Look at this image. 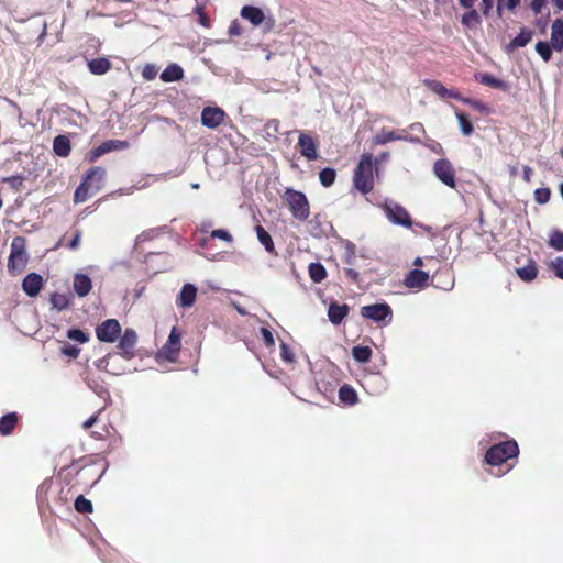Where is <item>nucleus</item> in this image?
Wrapping results in <instances>:
<instances>
[{"label": "nucleus", "instance_id": "nucleus-23", "mask_svg": "<svg viewBox=\"0 0 563 563\" xmlns=\"http://www.w3.org/2000/svg\"><path fill=\"white\" fill-rule=\"evenodd\" d=\"M349 313V306L346 303L339 305L338 302H331L328 309L329 320L333 324H340Z\"/></svg>", "mask_w": 563, "mask_h": 563}, {"label": "nucleus", "instance_id": "nucleus-3", "mask_svg": "<svg viewBox=\"0 0 563 563\" xmlns=\"http://www.w3.org/2000/svg\"><path fill=\"white\" fill-rule=\"evenodd\" d=\"M519 453L518 444L515 440H507L490 446L485 454V462L492 466H498L506 463L509 459L516 457Z\"/></svg>", "mask_w": 563, "mask_h": 563}, {"label": "nucleus", "instance_id": "nucleus-6", "mask_svg": "<svg viewBox=\"0 0 563 563\" xmlns=\"http://www.w3.org/2000/svg\"><path fill=\"white\" fill-rule=\"evenodd\" d=\"M361 316L374 322L389 323L393 319V310L386 302L374 303L362 307Z\"/></svg>", "mask_w": 563, "mask_h": 563}, {"label": "nucleus", "instance_id": "nucleus-50", "mask_svg": "<svg viewBox=\"0 0 563 563\" xmlns=\"http://www.w3.org/2000/svg\"><path fill=\"white\" fill-rule=\"evenodd\" d=\"M345 278L351 283L358 285L361 283L360 273L355 271L353 267L344 268Z\"/></svg>", "mask_w": 563, "mask_h": 563}, {"label": "nucleus", "instance_id": "nucleus-22", "mask_svg": "<svg viewBox=\"0 0 563 563\" xmlns=\"http://www.w3.org/2000/svg\"><path fill=\"white\" fill-rule=\"evenodd\" d=\"M73 286L78 297H85L90 292L92 288V283L88 275L76 274L74 277Z\"/></svg>", "mask_w": 563, "mask_h": 563}, {"label": "nucleus", "instance_id": "nucleus-58", "mask_svg": "<svg viewBox=\"0 0 563 563\" xmlns=\"http://www.w3.org/2000/svg\"><path fill=\"white\" fill-rule=\"evenodd\" d=\"M446 98H452L454 100L463 102L465 100V97H463L457 90L455 89H449L446 93Z\"/></svg>", "mask_w": 563, "mask_h": 563}, {"label": "nucleus", "instance_id": "nucleus-36", "mask_svg": "<svg viewBox=\"0 0 563 563\" xmlns=\"http://www.w3.org/2000/svg\"><path fill=\"white\" fill-rule=\"evenodd\" d=\"M481 23L479 14L476 10L472 9L462 15V24L467 27H474Z\"/></svg>", "mask_w": 563, "mask_h": 563}, {"label": "nucleus", "instance_id": "nucleus-27", "mask_svg": "<svg viewBox=\"0 0 563 563\" xmlns=\"http://www.w3.org/2000/svg\"><path fill=\"white\" fill-rule=\"evenodd\" d=\"M111 68V63L106 57L93 58L88 62V69L93 75H104Z\"/></svg>", "mask_w": 563, "mask_h": 563}, {"label": "nucleus", "instance_id": "nucleus-9", "mask_svg": "<svg viewBox=\"0 0 563 563\" xmlns=\"http://www.w3.org/2000/svg\"><path fill=\"white\" fill-rule=\"evenodd\" d=\"M121 334V325L117 319H107L96 328V335L99 341L113 343Z\"/></svg>", "mask_w": 563, "mask_h": 563}, {"label": "nucleus", "instance_id": "nucleus-61", "mask_svg": "<svg viewBox=\"0 0 563 563\" xmlns=\"http://www.w3.org/2000/svg\"><path fill=\"white\" fill-rule=\"evenodd\" d=\"M482 2H483V8H482L483 13L485 15H487L489 10L493 8L494 0H482Z\"/></svg>", "mask_w": 563, "mask_h": 563}, {"label": "nucleus", "instance_id": "nucleus-59", "mask_svg": "<svg viewBox=\"0 0 563 563\" xmlns=\"http://www.w3.org/2000/svg\"><path fill=\"white\" fill-rule=\"evenodd\" d=\"M98 420V413L96 415H92L90 418H88L84 423H82V428L85 430H88L90 429Z\"/></svg>", "mask_w": 563, "mask_h": 563}, {"label": "nucleus", "instance_id": "nucleus-21", "mask_svg": "<svg viewBox=\"0 0 563 563\" xmlns=\"http://www.w3.org/2000/svg\"><path fill=\"white\" fill-rule=\"evenodd\" d=\"M19 415L16 412H9L0 418V434L8 437L13 433L19 423Z\"/></svg>", "mask_w": 563, "mask_h": 563}, {"label": "nucleus", "instance_id": "nucleus-43", "mask_svg": "<svg viewBox=\"0 0 563 563\" xmlns=\"http://www.w3.org/2000/svg\"><path fill=\"white\" fill-rule=\"evenodd\" d=\"M93 168H99L102 172L100 177L98 175H93L90 181V187L92 188V192H98L103 187V181L106 177V169L101 166H95Z\"/></svg>", "mask_w": 563, "mask_h": 563}, {"label": "nucleus", "instance_id": "nucleus-28", "mask_svg": "<svg viewBox=\"0 0 563 563\" xmlns=\"http://www.w3.org/2000/svg\"><path fill=\"white\" fill-rule=\"evenodd\" d=\"M516 272L520 279L527 283L534 280L538 276V267L533 260H529L523 267L517 268Z\"/></svg>", "mask_w": 563, "mask_h": 563}, {"label": "nucleus", "instance_id": "nucleus-19", "mask_svg": "<svg viewBox=\"0 0 563 563\" xmlns=\"http://www.w3.org/2000/svg\"><path fill=\"white\" fill-rule=\"evenodd\" d=\"M241 16L254 26H258L265 21L264 12L260 8L253 5H244L241 9Z\"/></svg>", "mask_w": 563, "mask_h": 563}, {"label": "nucleus", "instance_id": "nucleus-10", "mask_svg": "<svg viewBox=\"0 0 563 563\" xmlns=\"http://www.w3.org/2000/svg\"><path fill=\"white\" fill-rule=\"evenodd\" d=\"M385 212L389 221L405 228L412 227V219L409 212L398 203L385 205Z\"/></svg>", "mask_w": 563, "mask_h": 563}, {"label": "nucleus", "instance_id": "nucleus-34", "mask_svg": "<svg viewBox=\"0 0 563 563\" xmlns=\"http://www.w3.org/2000/svg\"><path fill=\"white\" fill-rule=\"evenodd\" d=\"M336 179V172L334 168L327 167L320 170L319 180L323 187H331Z\"/></svg>", "mask_w": 563, "mask_h": 563}, {"label": "nucleus", "instance_id": "nucleus-18", "mask_svg": "<svg viewBox=\"0 0 563 563\" xmlns=\"http://www.w3.org/2000/svg\"><path fill=\"white\" fill-rule=\"evenodd\" d=\"M534 35V31L522 27L520 33L509 42V44L506 46V52L511 53L516 48L525 47L527 44H529Z\"/></svg>", "mask_w": 563, "mask_h": 563}, {"label": "nucleus", "instance_id": "nucleus-1", "mask_svg": "<svg viewBox=\"0 0 563 563\" xmlns=\"http://www.w3.org/2000/svg\"><path fill=\"white\" fill-rule=\"evenodd\" d=\"M354 187L363 195L374 188V164L372 154H363L353 176Z\"/></svg>", "mask_w": 563, "mask_h": 563}, {"label": "nucleus", "instance_id": "nucleus-60", "mask_svg": "<svg viewBox=\"0 0 563 563\" xmlns=\"http://www.w3.org/2000/svg\"><path fill=\"white\" fill-rule=\"evenodd\" d=\"M532 168L529 167V166H523V173H522V179L526 181V183H530L531 181V176H532Z\"/></svg>", "mask_w": 563, "mask_h": 563}, {"label": "nucleus", "instance_id": "nucleus-53", "mask_svg": "<svg viewBox=\"0 0 563 563\" xmlns=\"http://www.w3.org/2000/svg\"><path fill=\"white\" fill-rule=\"evenodd\" d=\"M157 75V69L154 65L152 64H147L144 66L143 70H142V76L146 79V80H153Z\"/></svg>", "mask_w": 563, "mask_h": 563}, {"label": "nucleus", "instance_id": "nucleus-56", "mask_svg": "<svg viewBox=\"0 0 563 563\" xmlns=\"http://www.w3.org/2000/svg\"><path fill=\"white\" fill-rule=\"evenodd\" d=\"M80 239H81V232L79 230H77L73 236V239L69 241V243L67 244V246L71 250H75L78 247L79 243H80Z\"/></svg>", "mask_w": 563, "mask_h": 563}, {"label": "nucleus", "instance_id": "nucleus-26", "mask_svg": "<svg viewBox=\"0 0 563 563\" xmlns=\"http://www.w3.org/2000/svg\"><path fill=\"white\" fill-rule=\"evenodd\" d=\"M53 150L59 157H67L71 152V144L67 136L57 135L53 141Z\"/></svg>", "mask_w": 563, "mask_h": 563}, {"label": "nucleus", "instance_id": "nucleus-54", "mask_svg": "<svg viewBox=\"0 0 563 563\" xmlns=\"http://www.w3.org/2000/svg\"><path fill=\"white\" fill-rule=\"evenodd\" d=\"M228 33L230 36H240L242 34V27L238 20L231 22Z\"/></svg>", "mask_w": 563, "mask_h": 563}, {"label": "nucleus", "instance_id": "nucleus-63", "mask_svg": "<svg viewBox=\"0 0 563 563\" xmlns=\"http://www.w3.org/2000/svg\"><path fill=\"white\" fill-rule=\"evenodd\" d=\"M475 0H460V4L466 9L473 8Z\"/></svg>", "mask_w": 563, "mask_h": 563}, {"label": "nucleus", "instance_id": "nucleus-41", "mask_svg": "<svg viewBox=\"0 0 563 563\" xmlns=\"http://www.w3.org/2000/svg\"><path fill=\"white\" fill-rule=\"evenodd\" d=\"M194 13L198 15V23L206 27V29H209L211 27V20L210 18L206 14L205 12V7L201 5V4H197L195 8H194Z\"/></svg>", "mask_w": 563, "mask_h": 563}, {"label": "nucleus", "instance_id": "nucleus-47", "mask_svg": "<svg viewBox=\"0 0 563 563\" xmlns=\"http://www.w3.org/2000/svg\"><path fill=\"white\" fill-rule=\"evenodd\" d=\"M2 181L9 184L14 190H19L22 187L24 177L22 175H13L3 178Z\"/></svg>", "mask_w": 563, "mask_h": 563}, {"label": "nucleus", "instance_id": "nucleus-25", "mask_svg": "<svg viewBox=\"0 0 563 563\" xmlns=\"http://www.w3.org/2000/svg\"><path fill=\"white\" fill-rule=\"evenodd\" d=\"M164 82H174L184 78V69L177 64H169L161 74Z\"/></svg>", "mask_w": 563, "mask_h": 563}, {"label": "nucleus", "instance_id": "nucleus-62", "mask_svg": "<svg viewBox=\"0 0 563 563\" xmlns=\"http://www.w3.org/2000/svg\"><path fill=\"white\" fill-rule=\"evenodd\" d=\"M354 260H355V253H354V251H352L351 253H347L344 256L343 262H344V264L352 266L354 264Z\"/></svg>", "mask_w": 563, "mask_h": 563}, {"label": "nucleus", "instance_id": "nucleus-38", "mask_svg": "<svg viewBox=\"0 0 563 563\" xmlns=\"http://www.w3.org/2000/svg\"><path fill=\"white\" fill-rule=\"evenodd\" d=\"M548 268L552 272L555 277L563 279V257L556 256L548 264Z\"/></svg>", "mask_w": 563, "mask_h": 563}, {"label": "nucleus", "instance_id": "nucleus-5", "mask_svg": "<svg viewBox=\"0 0 563 563\" xmlns=\"http://www.w3.org/2000/svg\"><path fill=\"white\" fill-rule=\"evenodd\" d=\"M181 347V333L177 327H173L167 342L158 350L157 360L175 362L178 358Z\"/></svg>", "mask_w": 563, "mask_h": 563}, {"label": "nucleus", "instance_id": "nucleus-11", "mask_svg": "<svg viewBox=\"0 0 563 563\" xmlns=\"http://www.w3.org/2000/svg\"><path fill=\"white\" fill-rule=\"evenodd\" d=\"M102 174L101 170H99V168H90L82 181L80 183V185L76 188L75 190V194H74V201L75 203H81V202H85L88 200V198L93 195L95 192H92V188L90 187V181L91 178L93 177V175H98L100 177V175Z\"/></svg>", "mask_w": 563, "mask_h": 563}, {"label": "nucleus", "instance_id": "nucleus-12", "mask_svg": "<svg viewBox=\"0 0 563 563\" xmlns=\"http://www.w3.org/2000/svg\"><path fill=\"white\" fill-rule=\"evenodd\" d=\"M429 279V272L415 268L405 275L404 285L410 289L422 290L428 286Z\"/></svg>", "mask_w": 563, "mask_h": 563}, {"label": "nucleus", "instance_id": "nucleus-14", "mask_svg": "<svg viewBox=\"0 0 563 563\" xmlns=\"http://www.w3.org/2000/svg\"><path fill=\"white\" fill-rule=\"evenodd\" d=\"M137 342L136 332L133 329H125L123 335L120 339L118 349L121 350V354L126 360H131L135 356V345Z\"/></svg>", "mask_w": 563, "mask_h": 563}, {"label": "nucleus", "instance_id": "nucleus-29", "mask_svg": "<svg viewBox=\"0 0 563 563\" xmlns=\"http://www.w3.org/2000/svg\"><path fill=\"white\" fill-rule=\"evenodd\" d=\"M339 399L349 406L355 405L358 400L356 391L347 384L340 387Z\"/></svg>", "mask_w": 563, "mask_h": 563}, {"label": "nucleus", "instance_id": "nucleus-32", "mask_svg": "<svg viewBox=\"0 0 563 563\" xmlns=\"http://www.w3.org/2000/svg\"><path fill=\"white\" fill-rule=\"evenodd\" d=\"M373 351L369 346L357 345L352 349V355L358 363H367L371 361Z\"/></svg>", "mask_w": 563, "mask_h": 563}, {"label": "nucleus", "instance_id": "nucleus-24", "mask_svg": "<svg viewBox=\"0 0 563 563\" xmlns=\"http://www.w3.org/2000/svg\"><path fill=\"white\" fill-rule=\"evenodd\" d=\"M255 232L257 240L264 246L265 251L272 255H277L274 241L271 234L265 230V228L262 227L261 224H257L255 227Z\"/></svg>", "mask_w": 563, "mask_h": 563}, {"label": "nucleus", "instance_id": "nucleus-7", "mask_svg": "<svg viewBox=\"0 0 563 563\" xmlns=\"http://www.w3.org/2000/svg\"><path fill=\"white\" fill-rule=\"evenodd\" d=\"M318 147L319 142L311 132H299L297 148L299 150L301 156L308 161H316L319 157Z\"/></svg>", "mask_w": 563, "mask_h": 563}, {"label": "nucleus", "instance_id": "nucleus-39", "mask_svg": "<svg viewBox=\"0 0 563 563\" xmlns=\"http://www.w3.org/2000/svg\"><path fill=\"white\" fill-rule=\"evenodd\" d=\"M67 338L80 344H84L89 341V334L76 328L69 329L67 331Z\"/></svg>", "mask_w": 563, "mask_h": 563}, {"label": "nucleus", "instance_id": "nucleus-52", "mask_svg": "<svg viewBox=\"0 0 563 563\" xmlns=\"http://www.w3.org/2000/svg\"><path fill=\"white\" fill-rule=\"evenodd\" d=\"M463 103L472 107L474 110H477L479 112H485L487 110V107L479 100L465 98V100H463Z\"/></svg>", "mask_w": 563, "mask_h": 563}, {"label": "nucleus", "instance_id": "nucleus-51", "mask_svg": "<svg viewBox=\"0 0 563 563\" xmlns=\"http://www.w3.org/2000/svg\"><path fill=\"white\" fill-rule=\"evenodd\" d=\"M261 334L263 342L267 347H273L275 345L274 335L267 328H261Z\"/></svg>", "mask_w": 563, "mask_h": 563}, {"label": "nucleus", "instance_id": "nucleus-16", "mask_svg": "<svg viewBox=\"0 0 563 563\" xmlns=\"http://www.w3.org/2000/svg\"><path fill=\"white\" fill-rule=\"evenodd\" d=\"M43 286V277L37 273L27 274L22 282V289L29 297H36Z\"/></svg>", "mask_w": 563, "mask_h": 563}, {"label": "nucleus", "instance_id": "nucleus-40", "mask_svg": "<svg viewBox=\"0 0 563 563\" xmlns=\"http://www.w3.org/2000/svg\"><path fill=\"white\" fill-rule=\"evenodd\" d=\"M426 86L433 91L434 93L439 95L442 98H446L448 88L444 87V85L441 81L438 80H426Z\"/></svg>", "mask_w": 563, "mask_h": 563}, {"label": "nucleus", "instance_id": "nucleus-64", "mask_svg": "<svg viewBox=\"0 0 563 563\" xmlns=\"http://www.w3.org/2000/svg\"><path fill=\"white\" fill-rule=\"evenodd\" d=\"M443 274H444V275H446L449 278L451 277V276H450V272H449L448 269H444V271H440V269H438V271L432 275V280H434V279H435V277H437L438 275H440V276H441V275H443Z\"/></svg>", "mask_w": 563, "mask_h": 563}, {"label": "nucleus", "instance_id": "nucleus-20", "mask_svg": "<svg viewBox=\"0 0 563 563\" xmlns=\"http://www.w3.org/2000/svg\"><path fill=\"white\" fill-rule=\"evenodd\" d=\"M552 47L556 52L563 49V20L556 19L551 25V41Z\"/></svg>", "mask_w": 563, "mask_h": 563}, {"label": "nucleus", "instance_id": "nucleus-33", "mask_svg": "<svg viewBox=\"0 0 563 563\" xmlns=\"http://www.w3.org/2000/svg\"><path fill=\"white\" fill-rule=\"evenodd\" d=\"M455 115H456L461 132L465 136L471 135L474 132V126H473V123L471 122L468 115L461 111H456Z\"/></svg>", "mask_w": 563, "mask_h": 563}, {"label": "nucleus", "instance_id": "nucleus-13", "mask_svg": "<svg viewBox=\"0 0 563 563\" xmlns=\"http://www.w3.org/2000/svg\"><path fill=\"white\" fill-rule=\"evenodd\" d=\"M225 115L219 107H206L201 112V123L209 129H217L223 123Z\"/></svg>", "mask_w": 563, "mask_h": 563}, {"label": "nucleus", "instance_id": "nucleus-49", "mask_svg": "<svg viewBox=\"0 0 563 563\" xmlns=\"http://www.w3.org/2000/svg\"><path fill=\"white\" fill-rule=\"evenodd\" d=\"M280 356H282L283 361H285L286 363H292L295 361L294 352L284 342L280 344Z\"/></svg>", "mask_w": 563, "mask_h": 563}, {"label": "nucleus", "instance_id": "nucleus-4", "mask_svg": "<svg viewBox=\"0 0 563 563\" xmlns=\"http://www.w3.org/2000/svg\"><path fill=\"white\" fill-rule=\"evenodd\" d=\"M27 264L25 253V239L15 236L11 243V254L8 260V269L12 275L21 273Z\"/></svg>", "mask_w": 563, "mask_h": 563}, {"label": "nucleus", "instance_id": "nucleus-37", "mask_svg": "<svg viewBox=\"0 0 563 563\" xmlns=\"http://www.w3.org/2000/svg\"><path fill=\"white\" fill-rule=\"evenodd\" d=\"M552 45L549 42L539 41L536 44V51L544 62H549L552 58Z\"/></svg>", "mask_w": 563, "mask_h": 563}, {"label": "nucleus", "instance_id": "nucleus-8", "mask_svg": "<svg viewBox=\"0 0 563 563\" xmlns=\"http://www.w3.org/2000/svg\"><path fill=\"white\" fill-rule=\"evenodd\" d=\"M433 173L437 178L450 188H456L455 170L446 158L437 159L433 164Z\"/></svg>", "mask_w": 563, "mask_h": 563}, {"label": "nucleus", "instance_id": "nucleus-46", "mask_svg": "<svg viewBox=\"0 0 563 563\" xmlns=\"http://www.w3.org/2000/svg\"><path fill=\"white\" fill-rule=\"evenodd\" d=\"M60 353L69 358L75 360L78 357L80 349L75 345L65 343L60 349Z\"/></svg>", "mask_w": 563, "mask_h": 563}, {"label": "nucleus", "instance_id": "nucleus-42", "mask_svg": "<svg viewBox=\"0 0 563 563\" xmlns=\"http://www.w3.org/2000/svg\"><path fill=\"white\" fill-rule=\"evenodd\" d=\"M549 245L556 251H563V232L559 230H554L550 234Z\"/></svg>", "mask_w": 563, "mask_h": 563}, {"label": "nucleus", "instance_id": "nucleus-48", "mask_svg": "<svg viewBox=\"0 0 563 563\" xmlns=\"http://www.w3.org/2000/svg\"><path fill=\"white\" fill-rule=\"evenodd\" d=\"M210 236L212 239H221L228 243H231L233 241V238L231 233L223 229H216L210 232Z\"/></svg>", "mask_w": 563, "mask_h": 563}, {"label": "nucleus", "instance_id": "nucleus-2", "mask_svg": "<svg viewBox=\"0 0 563 563\" xmlns=\"http://www.w3.org/2000/svg\"><path fill=\"white\" fill-rule=\"evenodd\" d=\"M283 199L296 220L306 221L309 218L310 205L308 198L302 191L286 188Z\"/></svg>", "mask_w": 563, "mask_h": 563}, {"label": "nucleus", "instance_id": "nucleus-45", "mask_svg": "<svg viewBox=\"0 0 563 563\" xmlns=\"http://www.w3.org/2000/svg\"><path fill=\"white\" fill-rule=\"evenodd\" d=\"M391 141H396V131L382 130V132L375 136L376 144H386Z\"/></svg>", "mask_w": 563, "mask_h": 563}, {"label": "nucleus", "instance_id": "nucleus-35", "mask_svg": "<svg viewBox=\"0 0 563 563\" xmlns=\"http://www.w3.org/2000/svg\"><path fill=\"white\" fill-rule=\"evenodd\" d=\"M74 507L79 514H91L93 510L92 503L85 498L82 495H79L74 504Z\"/></svg>", "mask_w": 563, "mask_h": 563}, {"label": "nucleus", "instance_id": "nucleus-55", "mask_svg": "<svg viewBox=\"0 0 563 563\" xmlns=\"http://www.w3.org/2000/svg\"><path fill=\"white\" fill-rule=\"evenodd\" d=\"M482 82L492 87L500 86V81L498 79L487 74L482 77Z\"/></svg>", "mask_w": 563, "mask_h": 563}, {"label": "nucleus", "instance_id": "nucleus-15", "mask_svg": "<svg viewBox=\"0 0 563 563\" xmlns=\"http://www.w3.org/2000/svg\"><path fill=\"white\" fill-rule=\"evenodd\" d=\"M125 147H128V142L126 141H120V140H108V141H104L99 146H97V147H95V148H92L90 151L89 161L90 162H95L100 156H102V155H104L107 153H110V152H113V151H118V150H123Z\"/></svg>", "mask_w": 563, "mask_h": 563}, {"label": "nucleus", "instance_id": "nucleus-17", "mask_svg": "<svg viewBox=\"0 0 563 563\" xmlns=\"http://www.w3.org/2000/svg\"><path fill=\"white\" fill-rule=\"evenodd\" d=\"M197 297V288L192 284H185L177 296L176 305L181 308H190L194 306Z\"/></svg>", "mask_w": 563, "mask_h": 563}, {"label": "nucleus", "instance_id": "nucleus-44", "mask_svg": "<svg viewBox=\"0 0 563 563\" xmlns=\"http://www.w3.org/2000/svg\"><path fill=\"white\" fill-rule=\"evenodd\" d=\"M550 198H551L550 188L545 187V188H538L534 190V200L538 203L544 205V203L549 202Z\"/></svg>", "mask_w": 563, "mask_h": 563}, {"label": "nucleus", "instance_id": "nucleus-57", "mask_svg": "<svg viewBox=\"0 0 563 563\" xmlns=\"http://www.w3.org/2000/svg\"><path fill=\"white\" fill-rule=\"evenodd\" d=\"M547 0H532L531 8L534 11V13H541L542 8L544 7Z\"/></svg>", "mask_w": 563, "mask_h": 563}, {"label": "nucleus", "instance_id": "nucleus-31", "mask_svg": "<svg viewBox=\"0 0 563 563\" xmlns=\"http://www.w3.org/2000/svg\"><path fill=\"white\" fill-rule=\"evenodd\" d=\"M49 302L53 309H56L57 311H63L67 309L68 306L70 305V299L66 294L54 292L51 296Z\"/></svg>", "mask_w": 563, "mask_h": 563}, {"label": "nucleus", "instance_id": "nucleus-30", "mask_svg": "<svg viewBox=\"0 0 563 563\" xmlns=\"http://www.w3.org/2000/svg\"><path fill=\"white\" fill-rule=\"evenodd\" d=\"M308 273L313 283H321L328 275L325 267L319 262L311 263L308 267Z\"/></svg>", "mask_w": 563, "mask_h": 563}]
</instances>
